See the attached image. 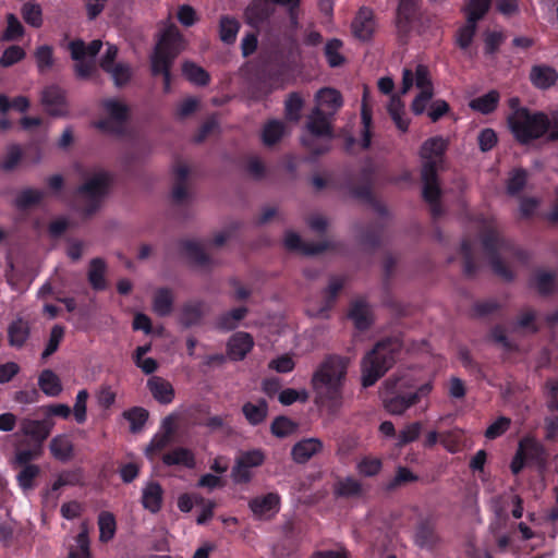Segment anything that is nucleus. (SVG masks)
Here are the masks:
<instances>
[{
	"mask_svg": "<svg viewBox=\"0 0 558 558\" xmlns=\"http://www.w3.org/2000/svg\"><path fill=\"white\" fill-rule=\"evenodd\" d=\"M242 413L245 420L252 426L262 424L268 414V403L265 399H259L257 403L245 402L242 405Z\"/></svg>",
	"mask_w": 558,
	"mask_h": 558,
	"instance_id": "nucleus-34",
	"label": "nucleus"
},
{
	"mask_svg": "<svg viewBox=\"0 0 558 558\" xmlns=\"http://www.w3.org/2000/svg\"><path fill=\"white\" fill-rule=\"evenodd\" d=\"M423 191L422 196L426 203H435L440 199L441 190L438 182V171L434 170L432 162L422 165L421 171Z\"/></svg>",
	"mask_w": 558,
	"mask_h": 558,
	"instance_id": "nucleus-17",
	"label": "nucleus"
},
{
	"mask_svg": "<svg viewBox=\"0 0 558 558\" xmlns=\"http://www.w3.org/2000/svg\"><path fill=\"white\" fill-rule=\"evenodd\" d=\"M362 493V484L354 477L348 476L336 485V494L341 497H354Z\"/></svg>",
	"mask_w": 558,
	"mask_h": 558,
	"instance_id": "nucleus-60",
	"label": "nucleus"
},
{
	"mask_svg": "<svg viewBox=\"0 0 558 558\" xmlns=\"http://www.w3.org/2000/svg\"><path fill=\"white\" fill-rule=\"evenodd\" d=\"M557 276L553 271L536 270L530 284L543 296L550 295L556 290Z\"/></svg>",
	"mask_w": 558,
	"mask_h": 558,
	"instance_id": "nucleus-33",
	"label": "nucleus"
},
{
	"mask_svg": "<svg viewBox=\"0 0 558 558\" xmlns=\"http://www.w3.org/2000/svg\"><path fill=\"white\" fill-rule=\"evenodd\" d=\"M247 307L240 306L222 313L216 318L215 327L219 331L228 332L239 327L240 322L246 317Z\"/></svg>",
	"mask_w": 558,
	"mask_h": 558,
	"instance_id": "nucleus-28",
	"label": "nucleus"
},
{
	"mask_svg": "<svg viewBox=\"0 0 558 558\" xmlns=\"http://www.w3.org/2000/svg\"><path fill=\"white\" fill-rule=\"evenodd\" d=\"M527 171L522 168L513 169L507 180V193L511 196L518 195L525 187Z\"/></svg>",
	"mask_w": 558,
	"mask_h": 558,
	"instance_id": "nucleus-52",
	"label": "nucleus"
},
{
	"mask_svg": "<svg viewBox=\"0 0 558 558\" xmlns=\"http://www.w3.org/2000/svg\"><path fill=\"white\" fill-rule=\"evenodd\" d=\"M284 246L292 252H301L306 256L318 255L327 250L325 242H304L301 236L292 231L286 233Z\"/></svg>",
	"mask_w": 558,
	"mask_h": 558,
	"instance_id": "nucleus-23",
	"label": "nucleus"
},
{
	"mask_svg": "<svg viewBox=\"0 0 558 558\" xmlns=\"http://www.w3.org/2000/svg\"><path fill=\"white\" fill-rule=\"evenodd\" d=\"M46 193L41 190L26 187L20 191L14 198V206L21 211L28 210L41 203Z\"/></svg>",
	"mask_w": 558,
	"mask_h": 558,
	"instance_id": "nucleus-36",
	"label": "nucleus"
},
{
	"mask_svg": "<svg viewBox=\"0 0 558 558\" xmlns=\"http://www.w3.org/2000/svg\"><path fill=\"white\" fill-rule=\"evenodd\" d=\"M254 347L253 337L245 331L233 333L227 342V353L232 361H242Z\"/></svg>",
	"mask_w": 558,
	"mask_h": 558,
	"instance_id": "nucleus-16",
	"label": "nucleus"
},
{
	"mask_svg": "<svg viewBox=\"0 0 558 558\" xmlns=\"http://www.w3.org/2000/svg\"><path fill=\"white\" fill-rule=\"evenodd\" d=\"M153 397L161 404H169L174 399L173 386L162 377L153 376L147 380Z\"/></svg>",
	"mask_w": 558,
	"mask_h": 558,
	"instance_id": "nucleus-26",
	"label": "nucleus"
},
{
	"mask_svg": "<svg viewBox=\"0 0 558 558\" xmlns=\"http://www.w3.org/2000/svg\"><path fill=\"white\" fill-rule=\"evenodd\" d=\"M300 54L298 40L290 36L288 38V56L283 57L281 52H276L272 56L263 70L265 82L262 86L252 87V97L259 100L267 97L274 89L282 87L292 72L293 62Z\"/></svg>",
	"mask_w": 558,
	"mask_h": 558,
	"instance_id": "nucleus-5",
	"label": "nucleus"
},
{
	"mask_svg": "<svg viewBox=\"0 0 558 558\" xmlns=\"http://www.w3.org/2000/svg\"><path fill=\"white\" fill-rule=\"evenodd\" d=\"M388 113L401 132H407L410 120L405 117L404 106L400 100H392L388 106Z\"/></svg>",
	"mask_w": 558,
	"mask_h": 558,
	"instance_id": "nucleus-56",
	"label": "nucleus"
},
{
	"mask_svg": "<svg viewBox=\"0 0 558 558\" xmlns=\"http://www.w3.org/2000/svg\"><path fill=\"white\" fill-rule=\"evenodd\" d=\"M76 548L71 549L68 558H92L87 530H82L76 536Z\"/></svg>",
	"mask_w": 558,
	"mask_h": 558,
	"instance_id": "nucleus-64",
	"label": "nucleus"
},
{
	"mask_svg": "<svg viewBox=\"0 0 558 558\" xmlns=\"http://www.w3.org/2000/svg\"><path fill=\"white\" fill-rule=\"evenodd\" d=\"M383 469V461L379 458H374L371 456L363 457L357 465L356 470L359 474L365 477L376 476Z\"/></svg>",
	"mask_w": 558,
	"mask_h": 558,
	"instance_id": "nucleus-59",
	"label": "nucleus"
},
{
	"mask_svg": "<svg viewBox=\"0 0 558 558\" xmlns=\"http://www.w3.org/2000/svg\"><path fill=\"white\" fill-rule=\"evenodd\" d=\"M206 304L202 300H190L182 304L178 320L184 328H191L202 323Z\"/></svg>",
	"mask_w": 558,
	"mask_h": 558,
	"instance_id": "nucleus-18",
	"label": "nucleus"
},
{
	"mask_svg": "<svg viewBox=\"0 0 558 558\" xmlns=\"http://www.w3.org/2000/svg\"><path fill=\"white\" fill-rule=\"evenodd\" d=\"M180 248L195 266L207 267L211 265V258L198 242L193 240H183L180 242Z\"/></svg>",
	"mask_w": 558,
	"mask_h": 558,
	"instance_id": "nucleus-27",
	"label": "nucleus"
},
{
	"mask_svg": "<svg viewBox=\"0 0 558 558\" xmlns=\"http://www.w3.org/2000/svg\"><path fill=\"white\" fill-rule=\"evenodd\" d=\"M35 59L38 71L45 73L50 70L54 63L53 48L49 45L39 46L35 51Z\"/></svg>",
	"mask_w": 558,
	"mask_h": 558,
	"instance_id": "nucleus-61",
	"label": "nucleus"
},
{
	"mask_svg": "<svg viewBox=\"0 0 558 558\" xmlns=\"http://www.w3.org/2000/svg\"><path fill=\"white\" fill-rule=\"evenodd\" d=\"M530 78L535 87L547 89L556 84L558 73L548 65H534L531 70Z\"/></svg>",
	"mask_w": 558,
	"mask_h": 558,
	"instance_id": "nucleus-31",
	"label": "nucleus"
},
{
	"mask_svg": "<svg viewBox=\"0 0 558 558\" xmlns=\"http://www.w3.org/2000/svg\"><path fill=\"white\" fill-rule=\"evenodd\" d=\"M492 0H470L466 8V19L478 22L490 8Z\"/></svg>",
	"mask_w": 558,
	"mask_h": 558,
	"instance_id": "nucleus-63",
	"label": "nucleus"
},
{
	"mask_svg": "<svg viewBox=\"0 0 558 558\" xmlns=\"http://www.w3.org/2000/svg\"><path fill=\"white\" fill-rule=\"evenodd\" d=\"M111 185V177L106 171H99L81 184L76 194L82 198L76 209L84 216L90 217L101 206L102 199L108 194Z\"/></svg>",
	"mask_w": 558,
	"mask_h": 558,
	"instance_id": "nucleus-7",
	"label": "nucleus"
},
{
	"mask_svg": "<svg viewBox=\"0 0 558 558\" xmlns=\"http://www.w3.org/2000/svg\"><path fill=\"white\" fill-rule=\"evenodd\" d=\"M52 457L61 462H66L73 457L74 446L66 435H57L49 445Z\"/></svg>",
	"mask_w": 558,
	"mask_h": 558,
	"instance_id": "nucleus-37",
	"label": "nucleus"
},
{
	"mask_svg": "<svg viewBox=\"0 0 558 558\" xmlns=\"http://www.w3.org/2000/svg\"><path fill=\"white\" fill-rule=\"evenodd\" d=\"M348 317L353 322L355 328L359 330H366L372 326L368 305L362 299L351 302Z\"/></svg>",
	"mask_w": 558,
	"mask_h": 558,
	"instance_id": "nucleus-32",
	"label": "nucleus"
},
{
	"mask_svg": "<svg viewBox=\"0 0 558 558\" xmlns=\"http://www.w3.org/2000/svg\"><path fill=\"white\" fill-rule=\"evenodd\" d=\"M416 0H400L396 13V27L400 40L405 41L416 15Z\"/></svg>",
	"mask_w": 558,
	"mask_h": 558,
	"instance_id": "nucleus-14",
	"label": "nucleus"
},
{
	"mask_svg": "<svg viewBox=\"0 0 558 558\" xmlns=\"http://www.w3.org/2000/svg\"><path fill=\"white\" fill-rule=\"evenodd\" d=\"M518 448L523 453L529 464L537 468H544L547 463V452L545 447L533 437H523L519 441Z\"/></svg>",
	"mask_w": 558,
	"mask_h": 558,
	"instance_id": "nucleus-15",
	"label": "nucleus"
},
{
	"mask_svg": "<svg viewBox=\"0 0 558 558\" xmlns=\"http://www.w3.org/2000/svg\"><path fill=\"white\" fill-rule=\"evenodd\" d=\"M52 424L47 420H32L23 418L21 421V432L23 435L29 437L35 446L43 448L44 441L50 435Z\"/></svg>",
	"mask_w": 558,
	"mask_h": 558,
	"instance_id": "nucleus-19",
	"label": "nucleus"
},
{
	"mask_svg": "<svg viewBox=\"0 0 558 558\" xmlns=\"http://www.w3.org/2000/svg\"><path fill=\"white\" fill-rule=\"evenodd\" d=\"M284 124L279 120L268 121L262 131V141L266 146H274L283 136Z\"/></svg>",
	"mask_w": 558,
	"mask_h": 558,
	"instance_id": "nucleus-48",
	"label": "nucleus"
},
{
	"mask_svg": "<svg viewBox=\"0 0 558 558\" xmlns=\"http://www.w3.org/2000/svg\"><path fill=\"white\" fill-rule=\"evenodd\" d=\"M163 502V489L158 482H149L144 488L142 494V505L144 509L151 513H157L161 510Z\"/></svg>",
	"mask_w": 558,
	"mask_h": 558,
	"instance_id": "nucleus-25",
	"label": "nucleus"
},
{
	"mask_svg": "<svg viewBox=\"0 0 558 558\" xmlns=\"http://www.w3.org/2000/svg\"><path fill=\"white\" fill-rule=\"evenodd\" d=\"M316 101L318 105L317 107L320 109L326 108L327 111L325 112L332 117L343 105L341 94L337 89L330 87L319 89L316 94Z\"/></svg>",
	"mask_w": 558,
	"mask_h": 558,
	"instance_id": "nucleus-29",
	"label": "nucleus"
},
{
	"mask_svg": "<svg viewBox=\"0 0 558 558\" xmlns=\"http://www.w3.org/2000/svg\"><path fill=\"white\" fill-rule=\"evenodd\" d=\"M418 481V476L407 466H398L396 475L385 485L387 492H393L407 484Z\"/></svg>",
	"mask_w": 558,
	"mask_h": 558,
	"instance_id": "nucleus-50",
	"label": "nucleus"
},
{
	"mask_svg": "<svg viewBox=\"0 0 558 558\" xmlns=\"http://www.w3.org/2000/svg\"><path fill=\"white\" fill-rule=\"evenodd\" d=\"M385 409L391 414L400 415L417 404L422 398L428 397L433 390V383L427 381L417 386L411 377H391L385 381Z\"/></svg>",
	"mask_w": 558,
	"mask_h": 558,
	"instance_id": "nucleus-4",
	"label": "nucleus"
},
{
	"mask_svg": "<svg viewBox=\"0 0 558 558\" xmlns=\"http://www.w3.org/2000/svg\"><path fill=\"white\" fill-rule=\"evenodd\" d=\"M182 41L183 37L175 26L167 27L156 43L150 63L173 64L181 51Z\"/></svg>",
	"mask_w": 558,
	"mask_h": 558,
	"instance_id": "nucleus-8",
	"label": "nucleus"
},
{
	"mask_svg": "<svg viewBox=\"0 0 558 558\" xmlns=\"http://www.w3.org/2000/svg\"><path fill=\"white\" fill-rule=\"evenodd\" d=\"M399 347L397 341L385 339L377 342L366 353L361 363L363 387L367 388L375 385L392 367L396 363Z\"/></svg>",
	"mask_w": 558,
	"mask_h": 558,
	"instance_id": "nucleus-6",
	"label": "nucleus"
},
{
	"mask_svg": "<svg viewBox=\"0 0 558 558\" xmlns=\"http://www.w3.org/2000/svg\"><path fill=\"white\" fill-rule=\"evenodd\" d=\"M31 335L29 323L23 318L13 320L8 327L9 344L13 348H22Z\"/></svg>",
	"mask_w": 558,
	"mask_h": 558,
	"instance_id": "nucleus-30",
	"label": "nucleus"
},
{
	"mask_svg": "<svg viewBox=\"0 0 558 558\" xmlns=\"http://www.w3.org/2000/svg\"><path fill=\"white\" fill-rule=\"evenodd\" d=\"M345 280L338 276H331L327 288L323 291L324 303L318 310L317 316L328 318L329 312L335 306L336 301L344 287Z\"/></svg>",
	"mask_w": 558,
	"mask_h": 558,
	"instance_id": "nucleus-24",
	"label": "nucleus"
},
{
	"mask_svg": "<svg viewBox=\"0 0 558 558\" xmlns=\"http://www.w3.org/2000/svg\"><path fill=\"white\" fill-rule=\"evenodd\" d=\"M482 245L493 271L505 281H512L514 272L502 260L501 253L508 254L522 265H526L531 258L526 250L502 238L498 230L490 225L486 226L482 233Z\"/></svg>",
	"mask_w": 558,
	"mask_h": 558,
	"instance_id": "nucleus-3",
	"label": "nucleus"
},
{
	"mask_svg": "<svg viewBox=\"0 0 558 558\" xmlns=\"http://www.w3.org/2000/svg\"><path fill=\"white\" fill-rule=\"evenodd\" d=\"M105 72L111 76L113 84L117 88H122L126 86L133 77L132 66L123 62H118Z\"/></svg>",
	"mask_w": 558,
	"mask_h": 558,
	"instance_id": "nucleus-45",
	"label": "nucleus"
},
{
	"mask_svg": "<svg viewBox=\"0 0 558 558\" xmlns=\"http://www.w3.org/2000/svg\"><path fill=\"white\" fill-rule=\"evenodd\" d=\"M500 94L496 89H492L488 93L472 99L469 102V107L482 114L493 113L499 104Z\"/></svg>",
	"mask_w": 558,
	"mask_h": 558,
	"instance_id": "nucleus-35",
	"label": "nucleus"
},
{
	"mask_svg": "<svg viewBox=\"0 0 558 558\" xmlns=\"http://www.w3.org/2000/svg\"><path fill=\"white\" fill-rule=\"evenodd\" d=\"M106 263L102 258H93L89 263L88 282L96 291H102L107 288L105 279Z\"/></svg>",
	"mask_w": 558,
	"mask_h": 558,
	"instance_id": "nucleus-40",
	"label": "nucleus"
},
{
	"mask_svg": "<svg viewBox=\"0 0 558 558\" xmlns=\"http://www.w3.org/2000/svg\"><path fill=\"white\" fill-rule=\"evenodd\" d=\"M182 73L187 81L197 86H207L210 82L209 73L194 62H184L182 65Z\"/></svg>",
	"mask_w": 558,
	"mask_h": 558,
	"instance_id": "nucleus-43",
	"label": "nucleus"
},
{
	"mask_svg": "<svg viewBox=\"0 0 558 558\" xmlns=\"http://www.w3.org/2000/svg\"><path fill=\"white\" fill-rule=\"evenodd\" d=\"M99 539L104 543L109 542L116 534L117 523L111 512L102 511L98 517Z\"/></svg>",
	"mask_w": 558,
	"mask_h": 558,
	"instance_id": "nucleus-51",
	"label": "nucleus"
},
{
	"mask_svg": "<svg viewBox=\"0 0 558 558\" xmlns=\"http://www.w3.org/2000/svg\"><path fill=\"white\" fill-rule=\"evenodd\" d=\"M22 17L29 26L39 28L43 25V10L36 2H26L23 4Z\"/></svg>",
	"mask_w": 558,
	"mask_h": 558,
	"instance_id": "nucleus-54",
	"label": "nucleus"
},
{
	"mask_svg": "<svg viewBox=\"0 0 558 558\" xmlns=\"http://www.w3.org/2000/svg\"><path fill=\"white\" fill-rule=\"evenodd\" d=\"M477 32V22L466 19V23L461 26L456 34V44L462 50H468L473 43Z\"/></svg>",
	"mask_w": 558,
	"mask_h": 558,
	"instance_id": "nucleus-49",
	"label": "nucleus"
},
{
	"mask_svg": "<svg viewBox=\"0 0 558 558\" xmlns=\"http://www.w3.org/2000/svg\"><path fill=\"white\" fill-rule=\"evenodd\" d=\"M162 462L168 465H183L187 469L195 466V457L192 450L183 447L174 448L162 457Z\"/></svg>",
	"mask_w": 558,
	"mask_h": 558,
	"instance_id": "nucleus-38",
	"label": "nucleus"
},
{
	"mask_svg": "<svg viewBox=\"0 0 558 558\" xmlns=\"http://www.w3.org/2000/svg\"><path fill=\"white\" fill-rule=\"evenodd\" d=\"M296 429L298 424L283 415L277 416L270 425L271 433L279 438L290 436L295 433Z\"/></svg>",
	"mask_w": 558,
	"mask_h": 558,
	"instance_id": "nucleus-57",
	"label": "nucleus"
},
{
	"mask_svg": "<svg viewBox=\"0 0 558 558\" xmlns=\"http://www.w3.org/2000/svg\"><path fill=\"white\" fill-rule=\"evenodd\" d=\"M373 170L371 167H364L361 171V177L363 180V183L360 185H356L352 189V194L361 199L366 201L367 203H371L374 201V194H373Z\"/></svg>",
	"mask_w": 558,
	"mask_h": 558,
	"instance_id": "nucleus-44",
	"label": "nucleus"
},
{
	"mask_svg": "<svg viewBox=\"0 0 558 558\" xmlns=\"http://www.w3.org/2000/svg\"><path fill=\"white\" fill-rule=\"evenodd\" d=\"M439 542L436 519L433 515L421 518L414 529V544L422 549L433 550Z\"/></svg>",
	"mask_w": 558,
	"mask_h": 558,
	"instance_id": "nucleus-10",
	"label": "nucleus"
},
{
	"mask_svg": "<svg viewBox=\"0 0 558 558\" xmlns=\"http://www.w3.org/2000/svg\"><path fill=\"white\" fill-rule=\"evenodd\" d=\"M101 106L107 111L110 119L121 123L124 126L129 118V108L126 105L117 99L108 98L102 100Z\"/></svg>",
	"mask_w": 558,
	"mask_h": 558,
	"instance_id": "nucleus-47",
	"label": "nucleus"
},
{
	"mask_svg": "<svg viewBox=\"0 0 558 558\" xmlns=\"http://www.w3.org/2000/svg\"><path fill=\"white\" fill-rule=\"evenodd\" d=\"M448 149V141L442 136H433L427 138L421 146L420 156L423 159V165L432 162L434 170L438 169L444 163L445 154Z\"/></svg>",
	"mask_w": 558,
	"mask_h": 558,
	"instance_id": "nucleus-11",
	"label": "nucleus"
},
{
	"mask_svg": "<svg viewBox=\"0 0 558 558\" xmlns=\"http://www.w3.org/2000/svg\"><path fill=\"white\" fill-rule=\"evenodd\" d=\"M40 474V469L38 465H25L22 466V470L19 472L16 480L20 487L23 490H28L34 488V481Z\"/></svg>",
	"mask_w": 558,
	"mask_h": 558,
	"instance_id": "nucleus-62",
	"label": "nucleus"
},
{
	"mask_svg": "<svg viewBox=\"0 0 558 558\" xmlns=\"http://www.w3.org/2000/svg\"><path fill=\"white\" fill-rule=\"evenodd\" d=\"M38 386L49 397H57L62 391L60 378L51 369H44L40 373Z\"/></svg>",
	"mask_w": 558,
	"mask_h": 558,
	"instance_id": "nucleus-42",
	"label": "nucleus"
},
{
	"mask_svg": "<svg viewBox=\"0 0 558 558\" xmlns=\"http://www.w3.org/2000/svg\"><path fill=\"white\" fill-rule=\"evenodd\" d=\"M507 123L514 140L521 145L531 144L543 136L549 142L558 141V119H550L542 111L517 110L508 116Z\"/></svg>",
	"mask_w": 558,
	"mask_h": 558,
	"instance_id": "nucleus-2",
	"label": "nucleus"
},
{
	"mask_svg": "<svg viewBox=\"0 0 558 558\" xmlns=\"http://www.w3.org/2000/svg\"><path fill=\"white\" fill-rule=\"evenodd\" d=\"M376 29V21L372 9L362 7L355 14L351 31L353 36L361 41L372 39Z\"/></svg>",
	"mask_w": 558,
	"mask_h": 558,
	"instance_id": "nucleus-13",
	"label": "nucleus"
},
{
	"mask_svg": "<svg viewBox=\"0 0 558 558\" xmlns=\"http://www.w3.org/2000/svg\"><path fill=\"white\" fill-rule=\"evenodd\" d=\"M342 41L337 38L330 39L326 43L324 52L330 68H338L344 63L345 59L340 53Z\"/></svg>",
	"mask_w": 558,
	"mask_h": 558,
	"instance_id": "nucleus-53",
	"label": "nucleus"
},
{
	"mask_svg": "<svg viewBox=\"0 0 558 558\" xmlns=\"http://www.w3.org/2000/svg\"><path fill=\"white\" fill-rule=\"evenodd\" d=\"M272 14V9L267 1L255 0L244 10V21L247 25L258 31Z\"/></svg>",
	"mask_w": 558,
	"mask_h": 558,
	"instance_id": "nucleus-21",
	"label": "nucleus"
},
{
	"mask_svg": "<svg viewBox=\"0 0 558 558\" xmlns=\"http://www.w3.org/2000/svg\"><path fill=\"white\" fill-rule=\"evenodd\" d=\"M323 441L318 438H304L293 445L291 449L292 460L298 464H304L314 456L322 452Z\"/></svg>",
	"mask_w": 558,
	"mask_h": 558,
	"instance_id": "nucleus-22",
	"label": "nucleus"
},
{
	"mask_svg": "<svg viewBox=\"0 0 558 558\" xmlns=\"http://www.w3.org/2000/svg\"><path fill=\"white\" fill-rule=\"evenodd\" d=\"M331 119L332 116H329L319 107H315L308 117L307 130L316 137L330 140L332 137Z\"/></svg>",
	"mask_w": 558,
	"mask_h": 558,
	"instance_id": "nucleus-20",
	"label": "nucleus"
},
{
	"mask_svg": "<svg viewBox=\"0 0 558 558\" xmlns=\"http://www.w3.org/2000/svg\"><path fill=\"white\" fill-rule=\"evenodd\" d=\"M347 371L345 357L329 354L324 359L311 380L317 401L331 408L341 403Z\"/></svg>",
	"mask_w": 558,
	"mask_h": 558,
	"instance_id": "nucleus-1",
	"label": "nucleus"
},
{
	"mask_svg": "<svg viewBox=\"0 0 558 558\" xmlns=\"http://www.w3.org/2000/svg\"><path fill=\"white\" fill-rule=\"evenodd\" d=\"M241 28L240 22L231 15H221L219 20V38L223 44L232 45Z\"/></svg>",
	"mask_w": 558,
	"mask_h": 558,
	"instance_id": "nucleus-39",
	"label": "nucleus"
},
{
	"mask_svg": "<svg viewBox=\"0 0 558 558\" xmlns=\"http://www.w3.org/2000/svg\"><path fill=\"white\" fill-rule=\"evenodd\" d=\"M366 93H364L363 102H362V109H361V120L363 124L362 130V148L367 149L371 146L372 142V109L366 104Z\"/></svg>",
	"mask_w": 558,
	"mask_h": 558,
	"instance_id": "nucleus-55",
	"label": "nucleus"
},
{
	"mask_svg": "<svg viewBox=\"0 0 558 558\" xmlns=\"http://www.w3.org/2000/svg\"><path fill=\"white\" fill-rule=\"evenodd\" d=\"M123 417L130 422V430L133 434L141 432L146 424L149 413L141 407H133L122 413Z\"/></svg>",
	"mask_w": 558,
	"mask_h": 558,
	"instance_id": "nucleus-46",
	"label": "nucleus"
},
{
	"mask_svg": "<svg viewBox=\"0 0 558 558\" xmlns=\"http://www.w3.org/2000/svg\"><path fill=\"white\" fill-rule=\"evenodd\" d=\"M460 252L463 257V272L466 277H474L477 272V264L473 256L472 243L469 240L461 242Z\"/></svg>",
	"mask_w": 558,
	"mask_h": 558,
	"instance_id": "nucleus-58",
	"label": "nucleus"
},
{
	"mask_svg": "<svg viewBox=\"0 0 558 558\" xmlns=\"http://www.w3.org/2000/svg\"><path fill=\"white\" fill-rule=\"evenodd\" d=\"M173 301V294L169 288H159L154 294L153 308L158 316H168L172 312Z\"/></svg>",
	"mask_w": 558,
	"mask_h": 558,
	"instance_id": "nucleus-41",
	"label": "nucleus"
},
{
	"mask_svg": "<svg viewBox=\"0 0 558 558\" xmlns=\"http://www.w3.org/2000/svg\"><path fill=\"white\" fill-rule=\"evenodd\" d=\"M248 508L256 519L271 520L280 510V496L277 493H267L248 501Z\"/></svg>",
	"mask_w": 558,
	"mask_h": 558,
	"instance_id": "nucleus-12",
	"label": "nucleus"
},
{
	"mask_svg": "<svg viewBox=\"0 0 558 558\" xmlns=\"http://www.w3.org/2000/svg\"><path fill=\"white\" fill-rule=\"evenodd\" d=\"M41 105L51 117H65L69 113L66 92L57 84L46 86L40 96Z\"/></svg>",
	"mask_w": 558,
	"mask_h": 558,
	"instance_id": "nucleus-9",
	"label": "nucleus"
}]
</instances>
